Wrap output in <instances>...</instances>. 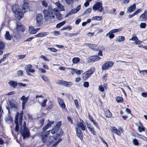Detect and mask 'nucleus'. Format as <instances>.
Returning a JSON list of instances; mask_svg holds the SVG:
<instances>
[{"instance_id": "nucleus-1", "label": "nucleus", "mask_w": 147, "mask_h": 147, "mask_svg": "<svg viewBox=\"0 0 147 147\" xmlns=\"http://www.w3.org/2000/svg\"><path fill=\"white\" fill-rule=\"evenodd\" d=\"M19 119V122L20 126V132L24 139L26 138H28L29 137V129L26 127V124L25 122L22 126V121L23 119V113L22 112L19 114V113L17 112L16 114L15 122L16 124L15 129L16 132H18L19 130V125L18 124V120Z\"/></svg>"}, {"instance_id": "nucleus-2", "label": "nucleus", "mask_w": 147, "mask_h": 147, "mask_svg": "<svg viewBox=\"0 0 147 147\" xmlns=\"http://www.w3.org/2000/svg\"><path fill=\"white\" fill-rule=\"evenodd\" d=\"M45 20L46 21L50 20L51 19H54L55 18V15L58 20L62 19V16L57 7L52 9L48 7V10L45 9L43 11Z\"/></svg>"}, {"instance_id": "nucleus-3", "label": "nucleus", "mask_w": 147, "mask_h": 147, "mask_svg": "<svg viewBox=\"0 0 147 147\" xmlns=\"http://www.w3.org/2000/svg\"><path fill=\"white\" fill-rule=\"evenodd\" d=\"M12 9L17 19L20 20L23 17L24 13L20 8V7L18 5L16 4L13 6Z\"/></svg>"}, {"instance_id": "nucleus-4", "label": "nucleus", "mask_w": 147, "mask_h": 147, "mask_svg": "<svg viewBox=\"0 0 147 147\" xmlns=\"http://www.w3.org/2000/svg\"><path fill=\"white\" fill-rule=\"evenodd\" d=\"M93 10L94 11H98L101 12L104 9L102 6V3L100 2H97L93 5L92 7Z\"/></svg>"}, {"instance_id": "nucleus-5", "label": "nucleus", "mask_w": 147, "mask_h": 147, "mask_svg": "<svg viewBox=\"0 0 147 147\" xmlns=\"http://www.w3.org/2000/svg\"><path fill=\"white\" fill-rule=\"evenodd\" d=\"M95 68L94 67H91L88 71L84 72L83 74V77L84 80H87L94 72Z\"/></svg>"}, {"instance_id": "nucleus-6", "label": "nucleus", "mask_w": 147, "mask_h": 147, "mask_svg": "<svg viewBox=\"0 0 147 147\" xmlns=\"http://www.w3.org/2000/svg\"><path fill=\"white\" fill-rule=\"evenodd\" d=\"M13 29H16L17 32H24L25 31V28L24 26L22 24L19 22H17L16 23V28Z\"/></svg>"}, {"instance_id": "nucleus-7", "label": "nucleus", "mask_w": 147, "mask_h": 147, "mask_svg": "<svg viewBox=\"0 0 147 147\" xmlns=\"http://www.w3.org/2000/svg\"><path fill=\"white\" fill-rule=\"evenodd\" d=\"M114 64V63L109 61L104 63L102 66V70H105L111 67Z\"/></svg>"}, {"instance_id": "nucleus-8", "label": "nucleus", "mask_w": 147, "mask_h": 147, "mask_svg": "<svg viewBox=\"0 0 147 147\" xmlns=\"http://www.w3.org/2000/svg\"><path fill=\"white\" fill-rule=\"evenodd\" d=\"M50 131H46L44 135H43L41 137L42 142L44 143H47L48 144Z\"/></svg>"}, {"instance_id": "nucleus-9", "label": "nucleus", "mask_w": 147, "mask_h": 147, "mask_svg": "<svg viewBox=\"0 0 147 147\" xmlns=\"http://www.w3.org/2000/svg\"><path fill=\"white\" fill-rule=\"evenodd\" d=\"M100 57L97 56H94L90 57V58H88L87 60L88 62L90 63L97 61L100 59Z\"/></svg>"}, {"instance_id": "nucleus-10", "label": "nucleus", "mask_w": 147, "mask_h": 147, "mask_svg": "<svg viewBox=\"0 0 147 147\" xmlns=\"http://www.w3.org/2000/svg\"><path fill=\"white\" fill-rule=\"evenodd\" d=\"M32 66L31 64H29L26 66L25 67V69L27 71L28 75H30L29 73V72L33 73L35 72V70L34 69H32Z\"/></svg>"}, {"instance_id": "nucleus-11", "label": "nucleus", "mask_w": 147, "mask_h": 147, "mask_svg": "<svg viewBox=\"0 0 147 147\" xmlns=\"http://www.w3.org/2000/svg\"><path fill=\"white\" fill-rule=\"evenodd\" d=\"M29 99V97L28 96L26 97L24 95L21 98L20 100L22 101V107L23 109H24L25 106L26 104Z\"/></svg>"}, {"instance_id": "nucleus-12", "label": "nucleus", "mask_w": 147, "mask_h": 147, "mask_svg": "<svg viewBox=\"0 0 147 147\" xmlns=\"http://www.w3.org/2000/svg\"><path fill=\"white\" fill-rule=\"evenodd\" d=\"M147 20V11L145 10L144 13L142 14L139 18V20L145 21Z\"/></svg>"}, {"instance_id": "nucleus-13", "label": "nucleus", "mask_w": 147, "mask_h": 147, "mask_svg": "<svg viewBox=\"0 0 147 147\" xmlns=\"http://www.w3.org/2000/svg\"><path fill=\"white\" fill-rule=\"evenodd\" d=\"M81 119L80 120V122L79 123L77 124V127L78 129H81L82 131H84L85 130V126L84 125V124L83 123L84 122L82 120L81 121Z\"/></svg>"}, {"instance_id": "nucleus-14", "label": "nucleus", "mask_w": 147, "mask_h": 147, "mask_svg": "<svg viewBox=\"0 0 147 147\" xmlns=\"http://www.w3.org/2000/svg\"><path fill=\"white\" fill-rule=\"evenodd\" d=\"M13 36L17 40H19L20 38V34L19 32H17L16 29H13Z\"/></svg>"}, {"instance_id": "nucleus-15", "label": "nucleus", "mask_w": 147, "mask_h": 147, "mask_svg": "<svg viewBox=\"0 0 147 147\" xmlns=\"http://www.w3.org/2000/svg\"><path fill=\"white\" fill-rule=\"evenodd\" d=\"M40 29V28H36L35 29L33 26H30L29 29V32L31 34H36Z\"/></svg>"}, {"instance_id": "nucleus-16", "label": "nucleus", "mask_w": 147, "mask_h": 147, "mask_svg": "<svg viewBox=\"0 0 147 147\" xmlns=\"http://www.w3.org/2000/svg\"><path fill=\"white\" fill-rule=\"evenodd\" d=\"M76 134L77 137L81 140L83 139V134L82 133V131L80 129H78L77 128L76 129Z\"/></svg>"}, {"instance_id": "nucleus-17", "label": "nucleus", "mask_w": 147, "mask_h": 147, "mask_svg": "<svg viewBox=\"0 0 147 147\" xmlns=\"http://www.w3.org/2000/svg\"><path fill=\"white\" fill-rule=\"evenodd\" d=\"M4 37L6 40H9L13 38V36L10 35L9 31H7L4 35Z\"/></svg>"}, {"instance_id": "nucleus-18", "label": "nucleus", "mask_w": 147, "mask_h": 147, "mask_svg": "<svg viewBox=\"0 0 147 147\" xmlns=\"http://www.w3.org/2000/svg\"><path fill=\"white\" fill-rule=\"evenodd\" d=\"M28 7V3L27 0H25L24 1V4L23 5V9L24 12H25Z\"/></svg>"}, {"instance_id": "nucleus-19", "label": "nucleus", "mask_w": 147, "mask_h": 147, "mask_svg": "<svg viewBox=\"0 0 147 147\" xmlns=\"http://www.w3.org/2000/svg\"><path fill=\"white\" fill-rule=\"evenodd\" d=\"M55 4H56L58 8V10L59 11H64L65 9L64 6L62 5L59 2H57L55 3Z\"/></svg>"}, {"instance_id": "nucleus-20", "label": "nucleus", "mask_w": 147, "mask_h": 147, "mask_svg": "<svg viewBox=\"0 0 147 147\" xmlns=\"http://www.w3.org/2000/svg\"><path fill=\"white\" fill-rule=\"evenodd\" d=\"M9 105L11 108L16 109L17 108V103L15 101H10L9 102Z\"/></svg>"}, {"instance_id": "nucleus-21", "label": "nucleus", "mask_w": 147, "mask_h": 147, "mask_svg": "<svg viewBox=\"0 0 147 147\" xmlns=\"http://www.w3.org/2000/svg\"><path fill=\"white\" fill-rule=\"evenodd\" d=\"M57 101L59 105L63 109L65 108V105L63 100L59 98H58Z\"/></svg>"}, {"instance_id": "nucleus-22", "label": "nucleus", "mask_w": 147, "mask_h": 147, "mask_svg": "<svg viewBox=\"0 0 147 147\" xmlns=\"http://www.w3.org/2000/svg\"><path fill=\"white\" fill-rule=\"evenodd\" d=\"M48 34L49 33L47 32H42L36 34L35 36L37 37H43L48 35Z\"/></svg>"}, {"instance_id": "nucleus-23", "label": "nucleus", "mask_w": 147, "mask_h": 147, "mask_svg": "<svg viewBox=\"0 0 147 147\" xmlns=\"http://www.w3.org/2000/svg\"><path fill=\"white\" fill-rule=\"evenodd\" d=\"M112 128L111 131L113 132L119 136H120L121 135V133L120 131L115 127H113Z\"/></svg>"}, {"instance_id": "nucleus-24", "label": "nucleus", "mask_w": 147, "mask_h": 147, "mask_svg": "<svg viewBox=\"0 0 147 147\" xmlns=\"http://www.w3.org/2000/svg\"><path fill=\"white\" fill-rule=\"evenodd\" d=\"M8 84L10 86L13 88H15L17 85L18 83L16 82L10 81L8 82Z\"/></svg>"}, {"instance_id": "nucleus-25", "label": "nucleus", "mask_w": 147, "mask_h": 147, "mask_svg": "<svg viewBox=\"0 0 147 147\" xmlns=\"http://www.w3.org/2000/svg\"><path fill=\"white\" fill-rule=\"evenodd\" d=\"M107 88V85L106 84H103L102 85H100L99 86V90L102 92H103L105 90V89Z\"/></svg>"}, {"instance_id": "nucleus-26", "label": "nucleus", "mask_w": 147, "mask_h": 147, "mask_svg": "<svg viewBox=\"0 0 147 147\" xmlns=\"http://www.w3.org/2000/svg\"><path fill=\"white\" fill-rule=\"evenodd\" d=\"M136 8V5L135 4H134L128 8L127 11L130 12H131L134 10Z\"/></svg>"}, {"instance_id": "nucleus-27", "label": "nucleus", "mask_w": 147, "mask_h": 147, "mask_svg": "<svg viewBox=\"0 0 147 147\" xmlns=\"http://www.w3.org/2000/svg\"><path fill=\"white\" fill-rule=\"evenodd\" d=\"M49 139L48 142V144H51L53 142H55L57 140L55 137H53L50 136H49Z\"/></svg>"}, {"instance_id": "nucleus-28", "label": "nucleus", "mask_w": 147, "mask_h": 147, "mask_svg": "<svg viewBox=\"0 0 147 147\" xmlns=\"http://www.w3.org/2000/svg\"><path fill=\"white\" fill-rule=\"evenodd\" d=\"M105 115L107 117H111L112 114L108 109H106L105 111Z\"/></svg>"}, {"instance_id": "nucleus-29", "label": "nucleus", "mask_w": 147, "mask_h": 147, "mask_svg": "<svg viewBox=\"0 0 147 147\" xmlns=\"http://www.w3.org/2000/svg\"><path fill=\"white\" fill-rule=\"evenodd\" d=\"M43 20V18L42 15L40 13H38L36 15V20Z\"/></svg>"}, {"instance_id": "nucleus-30", "label": "nucleus", "mask_w": 147, "mask_h": 147, "mask_svg": "<svg viewBox=\"0 0 147 147\" xmlns=\"http://www.w3.org/2000/svg\"><path fill=\"white\" fill-rule=\"evenodd\" d=\"M93 20L100 21L102 20V17L96 16L92 17V19Z\"/></svg>"}, {"instance_id": "nucleus-31", "label": "nucleus", "mask_w": 147, "mask_h": 147, "mask_svg": "<svg viewBox=\"0 0 147 147\" xmlns=\"http://www.w3.org/2000/svg\"><path fill=\"white\" fill-rule=\"evenodd\" d=\"M77 12V10H76V9H73L70 11L69 13H67V14L66 16L65 17L66 18L68 17V16L70 15L75 13Z\"/></svg>"}, {"instance_id": "nucleus-32", "label": "nucleus", "mask_w": 147, "mask_h": 147, "mask_svg": "<svg viewBox=\"0 0 147 147\" xmlns=\"http://www.w3.org/2000/svg\"><path fill=\"white\" fill-rule=\"evenodd\" d=\"M106 36H109V38L110 39L113 38L115 36V35L113 34V33L112 31H110L109 33H107L106 35Z\"/></svg>"}, {"instance_id": "nucleus-33", "label": "nucleus", "mask_w": 147, "mask_h": 147, "mask_svg": "<svg viewBox=\"0 0 147 147\" xmlns=\"http://www.w3.org/2000/svg\"><path fill=\"white\" fill-rule=\"evenodd\" d=\"M80 61V59L77 57H76L74 58L72 60V62L76 64L79 62Z\"/></svg>"}, {"instance_id": "nucleus-34", "label": "nucleus", "mask_w": 147, "mask_h": 147, "mask_svg": "<svg viewBox=\"0 0 147 147\" xmlns=\"http://www.w3.org/2000/svg\"><path fill=\"white\" fill-rule=\"evenodd\" d=\"M36 25L38 27L41 26L43 24V20L36 21Z\"/></svg>"}, {"instance_id": "nucleus-35", "label": "nucleus", "mask_w": 147, "mask_h": 147, "mask_svg": "<svg viewBox=\"0 0 147 147\" xmlns=\"http://www.w3.org/2000/svg\"><path fill=\"white\" fill-rule=\"evenodd\" d=\"M125 40V38L123 36H119L117 39L116 41L118 42H122Z\"/></svg>"}, {"instance_id": "nucleus-36", "label": "nucleus", "mask_w": 147, "mask_h": 147, "mask_svg": "<svg viewBox=\"0 0 147 147\" xmlns=\"http://www.w3.org/2000/svg\"><path fill=\"white\" fill-rule=\"evenodd\" d=\"M73 84L71 82H67L65 81L63 86L67 87H70Z\"/></svg>"}, {"instance_id": "nucleus-37", "label": "nucleus", "mask_w": 147, "mask_h": 147, "mask_svg": "<svg viewBox=\"0 0 147 147\" xmlns=\"http://www.w3.org/2000/svg\"><path fill=\"white\" fill-rule=\"evenodd\" d=\"M41 78L42 79L46 82H48L49 81V80L48 77L45 75H42L41 76Z\"/></svg>"}, {"instance_id": "nucleus-38", "label": "nucleus", "mask_w": 147, "mask_h": 147, "mask_svg": "<svg viewBox=\"0 0 147 147\" xmlns=\"http://www.w3.org/2000/svg\"><path fill=\"white\" fill-rule=\"evenodd\" d=\"M116 101L118 102H120L122 103L123 102V98L120 96H117L116 98Z\"/></svg>"}, {"instance_id": "nucleus-39", "label": "nucleus", "mask_w": 147, "mask_h": 147, "mask_svg": "<svg viewBox=\"0 0 147 147\" xmlns=\"http://www.w3.org/2000/svg\"><path fill=\"white\" fill-rule=\"evenodd\" d=\"M137 136L138 138L140 139H142V140L145 141H147V138L144 136H143L142 135H140L139 134H137Z\"/></svg>"}, {"instance_id": "nucleus-40", "label": "nucleus", "mask_w": 147, "mask_h": 147, "mask_svg": "<svg viewBox=\"0 0 147 147\" xmlns=\"http://www.w3.org/2000/svg\"><path fill=\"white\" fill-rule=\"evenodd\" d=\"M66 23L65 21H63L62 22H60L57 24L56 26V27L57 28H59L61 27V26L63 25Z\"/></svg>"}, {"instance_id": "nucleus-41", "label": "nucleus", "mask_w": 147, "mask_h": 147, "mask_svg": "<svg viewBox=\"0 0 147 147\" xmlns=\"http://www.w3.org/2000/svg\"><path fill=\"white\" fill-rule=\"evenodd\" d=\"M122 29L123 28H120L118 29H113L111 31L113 33H116L121 31Z\"/></svg>"}, {"instance_id": "nucleus-42", "label": "nucleus", "mask_w": 147, "mask_h": 147, "mask_svg": "<svg viewBox=\"0 0 147 147\" xmlns=\"http://www.w3.org/2000/svg\"><path fill=\"white\" fill-rule=\"evenodd\" d=\"M47 101V99H45L43 100L42 102H40V104L41 107H45Z\"/></svg>"}, {"instance_id": "nucleus-43", "label": "nucleus", "mask_w": 147, "mask_h": 147, "mask_svg": "<svg viewBox=\"0 0 147 147\" xmlns=\"http://www.w3.org/2000/svg\"><path fill=\"white\" fill-rule=\"evenodd\" d=\"M72 28V26L70 25H67L66 26L63 27L61 29V30H65L66 29L68 30H71Z\"/></svg>"}, {"instance_id": "nucleus-44", "label": "nucleus", "mask_w": 147, "mask_h": 147, "mask_svg": "<svg viewBox=\"0 0 147 147\" xmlns=\"http://www.w3.org/2000/svg\"><path fill=\"white\" fill-rule=\"evenodd\" d=\"M87 44L88 47L93 50H95V48L96 47V45H95L91 44Z\"/></svg>"}, {"instance_id": "nucleus-45", "label": "nucleus", "mask_w": 147, "mask_h": 147, "mask_svg": "<svg viewBox=\"0 0 147 147\" xmlns=\"http://www.w3.org/2000/svg\"><path fill=\"white\" fill-rule=\"evenodd\" d=\"M142 127L139 126L138 127V130L139 132H141L145 131L143 125H142Z\"/></svg>"}, {"instance_id": "nucleus-46", "label": "nucleus", "mask_w": 147, "mask_h": 147, "mask_svg": "<svg viewBox=\"0 0 147 147\" xmlns=\"http://www.w3.org/2000/svg\"><path fill=\"white\" fill-rule=\"evenodd\" d=\"M65 81L62 80H58L57 82V84L61 85L63 86Z\"/></svg>"}, {"instance_id": "nucleus-47", "label": "nucleus", "mask_w": 147, "mask_h": 147, "mask_svg": "<svg viewBox=\"0 0 147 147\" xmlns=\"http://www.w3.org/2000/svg\"><path fill=\"white\" fill-rule=\"evenodd\" d=\"M65 34L67 36H69L70 37H72L73 36H75L77 34V33H74V34H71V33H68L65 32Z\"/></svg>"}, {"instance_id": "nucleus-48", "label": "nucleus", "mask_w": 147, "mask_h": 147, "mask_svg": "<svg viewBox=\"0 0 147 147\" xmlns=\"http://www.w3.org/2000/svg\"><path fill=\"white\" fill-rule=\"evenodd\" d=\"M61 125V121H59L57 123V125H55V127L57 129H59Z\"/></svg>"}, {"instance_id": "nucleus-49", "label": "nucleus", "mask_w": 147, "mask_h": 147, "mask_svg": "<svg viewBox=\"0 0 147 147\" xmlns=\"http://www.w3.org/2000/svg\"><path fill=\"white\" fill-rule=\"evenodd\" d=\"M129 40L130 41L133 40L134 41H137L138 40V39L136 36H133L132 37V38H131Z\"/></svg>"}, {"instance_id": "nucleus-50", "label": "nucleus", "mask_w": 147, "mask_h": 147, "mask_svg": "<svg viewBox=\"0 0 147 147\" xmlns=\"http://www.w3.org/2000/svg\"><path fill=\"white\" fill-rule=\"evenodd\" d=\"M40 58L41 59H43L45 61H49V59L48 58L46 57L45 56L42 55L40 57Z\"/></svg>"}, {"instance_id": "nucleus-51", "label": "nucleus", "mask_w": 147, "mask_h": 147, "mask_svg": "<svg viewBox=\"0 0 147 147\" xmlns=\"http://www.w3.org/2000/svg\"><path fill=\"white\" fill-rule=\"evenodd\" d=\"M58 130V129H57L54 127L51 130L49 131V132L51 131V132L52 134H54Z\"/></svg>"}, {"instance_id": "nucleus-52", "label": "nucleus", "mask_w": 147, "mask_h": 147, "mask_svg": "<svg viewBox=\"0 0 147 147\" xmlns=\"http://www.w3.org/2000/svg\"><path fill=\"white\" fill-rule=\"evenodd\" d=\"M92 11L91 8H89L87 9L84 13V14H87L89 13Z\"/></svg>"}, {"instance_id": "nucleus-53", "label": "nucleus", "mask_w": 147, "mask_h": 147, "mask_svg": "<svg viewBox=\"0 0 147 147\" xmlns=\"http://www.w3.org/2000/svg\"><path fill=\"white\" fill-rule=\"evenodd\" d=\"M92 123H93L95 127L99 129V128L98 127V124L95 120H94L93 121Z\"/></svg>"}, {"instance_id": "nucleus-54", "label": "nucleus", "mask_w": 147, "mask_h": 147, "mask_svg": "<svg viewBox=\"0 0 147 147\" xmlns=\"http://www.w3.org/2000/svg\"><path fill=\"white\" fill-rule=\"evenodd\" d=\"M48 49L51 51L56 52L57 51V50L55 48L48 47Z\"/></svg>"}, {"instance_id": "nucleus-55", "label": "nucleus", "mask_w": 147, "mask_h": 147, "mask_svg": "<svg viewBox=\"0 0 147 147\" xmlns=\"http://www.w3.org/2000/svg\"><path fill=\"white\" fill-rule=\"evenodd\" d=\"M94 128L93 127L91 128H90L88 129L90 131L92 134L93 135H95V131H94Z\"/></svg>"}, {"instance_id": "nucleus-56", "label": "nucleus", "mask_w": 147, "mask_h": 147, "mask_svg": "<svg viewBox=\"0 0 147 147\" xmlns=\"http://www.w3.org/2000/svg\"><path fill=\"white\" fill-rule=\"evenodd\" d=\"M39 71L41 73H45L46 72L45 70L43 68H39Z\"/></svg>"}, {"instance_id": "nucleus-57", "label": "nucleus", "mask_w": 147, "mask_h": 147, "mask_svg": "<svg viewBox=\"0 0 147 147\" xmlns=\"http://www.w3.org/2000/svg\"><path fill=\"white\" fill-rule=\"evenodd\" d=\"M146 26V24L145 23H142L140 24V27L141 28H145Z\"/></svg>"}, {"instance_id": "nucleus-58", "label": "nucleus", "mask_w": 147, "mask_h": 147, "mask_svg": "<svg viewBox=\"0 0 147 147\" xmlns=\"http://www.w3.org/2000/svg\"><path fill=\"white\" fill-rule=\"evenodd\" d=\"M88 116L89 118V119L92 122L94 120V119L92 117V116H91L89 113L88 115Z\"/></svg>"}, {"instance_id": "nucleus-59", "label": "nucleus", "mask_w": 147, "mask_h": 147, "mask_svg": "<svg viewBox=\"0 0 147 147\" xmlns=\"http://www.w3.org/2000/svg\"><path fill=\"white\" fill-rule=\"evenodd\" d=\"M4 46V43L2 42H0V49H3Z\"/></svg>"}, {"instance_id": "nucleus-60", "label": "nucleus", "mask_w": 147, "mask_h": 147, "mask_svg": "<svg viewBox=\"0 0 147 147\" xmlns=\"http://www.w3.org/2000/svg\"><path fill=\"white\" fill-rule=\"evenodd\" d=\"M83 85L84 87L87 88L89 86V82H84Z\"/></svg>"}, {"instance_id": "nucleus-61", "label": "nucleus", "mask_w": 147, "mask_h": 147, "mask_svg": "<svg viewBox=\"0 0 147 147\" xmlns=\"http://www.w3.org/2000/svg\"><path fill=\"white\" fill-rule=\"evenodd\" d=\"M44 119H41L39 121V124L40 125V126L41 127H42L43 125L44 124Z\"/></svg>"}, {"instance_id": "nucleus-62", "label": "nucleus", "mask_w": 147, "mask_h": 147, "mask_svg": "<svg viewBox=\"0 0 147 147\" xmlns=\"http://www.w3.org/2000/svg\"><path fill=\"white\" fill-rule=\"evenodd\" d=\"M140 74L144 75L145 73L147 74V70H142L140 71Z\"/></svg>"}, {"instance_id": "nucleus-63", "label": "nucleus", "mask_w": 147, "mask_h": 147, "mask_svg": "<svg viewBox=\"0 0 147 147\" xmlns=\"http://www.w3.org/2000/svg\"><path fill=\"white\" fill-rule=\"evenodd\" d=\"M42 5L45 7H47L48 4L45 1H43L42 2Z\"/></svg>"}, {"instance_id": "nucleus-64", "label": "nucleus", "mask_w": 147, "mask_h": 147, "mask_svg": "<svg viewBox=\"0 0 147 147\" xmlns=\"http://www.w3.org/2000/svg\"><path fill=\"white\" fill-rule=\"evenodd\" d=\"M17 74L18 76H22L23 74V71L22 70H19L17 72Z\"/></svg>"}]
</instances>
